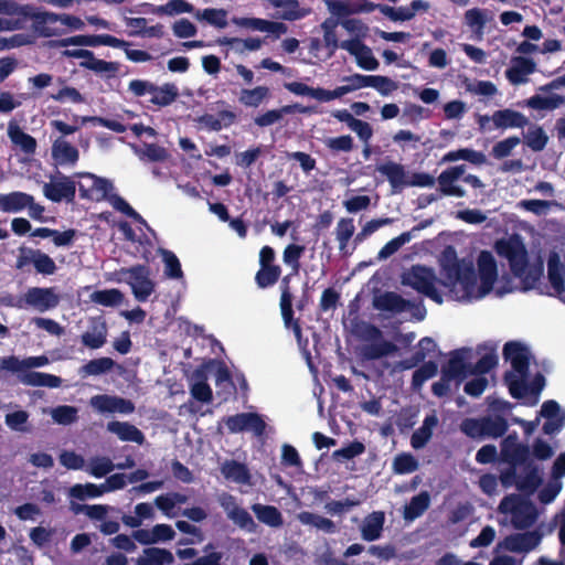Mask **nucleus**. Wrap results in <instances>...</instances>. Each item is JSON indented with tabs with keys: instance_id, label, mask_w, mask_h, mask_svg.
<instances>
[{
	"instance_id": "49530a36",
	"label": "nucleus",
	"mask_w": 565,
	"mask_h": 565,
	"mask_svg": "<svg viewBox=\"0 0 565 565\" xmlns=\"http://www.w3.org/2000/svg\"><path fill=\"white\" fill-rule=\"evenodd\" d=\"M458 160H466L476 166H481L487 162V157L483 152L470 148H461L447 152L443 157V162H455Z\"/></svg>"
},
{
	"instance_id": "774afa93",
	"label": "nucleus",
	"mask_w": 565,
	"mask_h": 565,
	"mask_svg": "<svg viewBox=\"0 0 565 565\" xmlns=\"http://www.w3.org/2000/svg\"><path fill=\"white\" fill-rule=\"evenodd\" d=\"M412 239L411 232H404L401 235L388 241L379 252V259H386L390 256L394 255L402 246L408 243Z\"/></svg>"
},
{
	"instance_id": "a19ab883",
	"label": "nucleus",
	"mask_w": 565,
	"mask_h": 565,
	"mask_svg": "<svg viewBox=\"0 0 565 565\" xmlns=\"http://www.w3.org/2000/svg\"><path fill=\"white\" fill-rule=\"evenodd\" d=\"M221 472L225 479L236 483L247 484L250 481L247 466L236 460H226L221 467Z\"/></svg>"
},
{
	"instance_id": "f257e3e1",
	"label": "nucleus",
	"mask_w": 565,
	"mask_h": 565,
	"mask_svg": "<svg viewBox=\"0 0 565 565\" xmlns=\"http://www.w3.org/2000/svg\"><path fill=\"white\" fill-rule=\"evenodd\" d=\"M494 250L500 257L508 260L515 277L523 278L529 266V254L521 235L514 233L497 239Z\"/></svg>"
},
{
	"instance_id": "6e6552de",
	"label": "nucleus",
	"mask_w": 565,
	"mask_h": 565,
	"mask_svg": "<svg viewBox=\"0 0 565 565\" xmlns=\"http://www.w3.org/2000/svg\"><path fill=\"white\" fill-rule=\"evenodd\" d=\"M60 303V296L52 287H31L22 298L15 302L10 299L7 305L19 309L31 307L40 312L56 308Z\"/></svg>"
},
{
	"instance_id": "6e6d98bb",
	"label": "nucleus",
	"mask_w": 565,
	"mask_h": 565,
	"mask_svg": "<svg viewBox=\"0 0 565 565\" xmlns=\"http://www.w3.org/2000/svg\"><path fill=\"white\" fill-rule=\"evenodd\" d=\"M90 299L105 307H115L121 303L124 294L118 289L97 290L92 294Z\"/></svg>"
},
{
	"instance_id": "f704fd0d",
	"label": "nucleus",
	"mask_w": 565,
	"mask_h": 565,
	"mask_svg": "<svg viewBox=\"0 0 565 565\" xmlns=\"http://www.w3.org/2000/svg\"><path fill=\"white\" fill-rule=\"evenodd\" d=\"M19 380L22 384L29 386H44L50 388L60 387L62 384V379L43 372L36 371H25L24 373L19 375Z\"/></svg>"
},
{
	"instance_id": "5701e85b",
	"label": "nucleus",
	"mask_w": 565,
	"mask_h": 565,
	"mask_svg": "<svg viewBox=\"0 0 565 565\" xmlns=\"http://www.w3.org/2000/svg\"><path fill=\"white\" fill-rule=\"evenodd\" d=\"M300 113V114H309L312 111V108L309 106H302L300 104H294V105H285L279 109H271L267 110L264 114H260L254 118V122L258 127H268L276 122H278L284 115H289L294 113Z\"/></svg>"
},
{
	"instance_id": "b1692460",
	"label": "nucleus",
	"mask_w": 565,
	"mask_h": 565,
	"mask_svg": "<svg viewBox=\"0 0 565 565\" xmlns=\"http://www.w3.org/2000/svg\"><path fill=\"white\" fill-rule=\"evenodd\" d=\"M214 361L210 360L207 364L196 367L193 372L194 383L191 386V395L199 402L210 403L213 399V392L207 384L206 367Z\"/></svg>"
},
{
	"instance_id": "680f3d73",
	"label": "nucleus",
	"mask_w": 565,
	"mask_h": 565,
	"mask_svg": "<svg viewBox=\"0 0 565 565\" xmlns=\"http://www.w3.org/2000/svg\"><path fill=\"white\" fill-rule=\"evenodd\" d=\"M418 469V461L408 452L397 455L393 460V471L397 475L412 473Z\"/></svg>"
},
{
	"instance_id": "1a4fd4ad",
	"label": "nucleus",
	"mask_w": 565,
	"mask_h": 565,
	"mask_svg": "<svg viewBox=\"0 0 565 565\" xmlns=\"http://www.w3.org/2000/svg\"><path fill=\"white\" fill-rule=\"evenodd\" d=\"M120 275L126 276L125 281L131 287L135 298L145 302L154 291V282L150 278V268L146 265H135L129 268H121Z\"/></svg>"
},
{
	"instance_id": "9b49d317",
	"label": "nucleus",
	"mask_w": 565,
	"mask_h": 565,
	"mask_svg": "<svg viewBox=\"0 0 565 565\" xmlns=\"http://www.w3.org/2000/svg\"><path fill=\"white\" fill-rule=\"evenodd\" d=\"M500 458L509 466H521L532 461L530 446L519 443L516 433L510 434L501 441Z\"/></svg>"
},
{
	"instance_id": "f3484780",
	"label": "nucleus",
	"mask_w": 565,
	"mask_h": 565,
	"mask_svg": "<svg viewBox=\"0 0 565 565\" xmlns=\"http://www.w3.org/2000/svg\"><path fill=\"white\" fill-rule=\"evenodd\" d=\"M541 540L539 531L514 533L505 536L500 546L512 553H529L541 543Z\"/></svg>"
},
{
	"instance_id": "ea45409f",
	"label": "nucleus",
	"mask_w": 565,
	"mask_h": 565,
	"mask_svg": "<svg viewBox=\"0 0 565 565\" xmlns=\"http://www.w3.org/2000/svg\"><path fill=\"white\" fill-rule=\"evenodd\" d=\"M252 511L259 522L270 527H280L284 524L282 514L275 505L255 503L252 505Z\"/></svg>"
},
{
	"instance_id": "69168bd1",
	"label": "nucleus",
	"mask_w": 565,
	"mask_h": 565,
	"mask_svg": "<svg viewBox=\"0 0 565 565\" xmlns=\"http://www.w3.org/2000/svg\"><path fill=\"white\" fill-rule=\"evenodd\" d=\"M497 364L498 355L494 349H492L490 352L482 355L475 365L470 364V374L482 376L483 374H487L492 369H494Z\"/></svg>"
},
{
	"instance_id": "7c9ffc66",
	"label": "nucleus",
	"mask_w": 565,
	"mask_h": 565,
	"mask_svg": "<svg viewBox=\"0 0 565 565\" xmlns=\"http://www.w3.org/2000/svg\"><path fill=\"white\" fill-rule=\"evenodd\" d=\"M441 268L450 285L457 284L461 273L466 269L458 259L457 252L452 246H447L443 252Z\"/></svg>"
},
{
	"instance_id": "412c9836",
	"label": "nucleus",
	"mask_w": 565,
	"mask_h": 565,
	"mask_svg": "<svg viewBox=\"0 0 565 565\" xmlns=\"http://www.w3.org/2000/svg\"><path fill=\"white\" fill-rule=\"evenodd\" d=\"M536 63L524 56H516L512 60V66L505 71V77L512 85L525 84L527 75L534 73Z\"/></svg>"
},
{
	"instance_id": "58836bf2",
	"label": "nucleus",
	"mask_w": 565,
	"mask_h": 565,
	"mask_svg": "<svg viewBox=\"0 0 565 565\" xmlns=\"http://www.w3.org/2000/svg\"><path fill=\"white\" fill-rule=\"evenodd\" d=\"M344 81L348 83L347 85L338 86L335 89L331 90L332 99L340 98L343 95L360 88L372 87L374 83V75H363L356 73L345 77Z\"/></svg>"
},
{
	"instance_id": "e433bc0d",
	"label": "nucleus",
	"mask_w": 565,
	"mask_h": 565,
	"mask_svg": "<svg viewBox=\"0 0 565 565\" xmlns=\"http://www.w3.org/2000/svg\"><path fill=\"white\" fill-rule=\"evenodd\" d=\"M523 470L524 476H520L518 490L526 494H533L542 483L539 467L530 461L523 466Z\"/></svg>"
},
{
	"instance_id": "3c124183",
	"label": "nucleus",
	"mask_w": 565,
	"mask_h": 565,
	"mask_svg": "<svg viewBox=\"0 0 565 565\" xmlns=\"http://www.w3.org/2000/svg\"><path fill=\"white\" fill-rule=\"evenodd\" d=\"M324 3L329 11L338 18L360 13L358 0H324Z\"/></svg>"
},
{
	"instance_id": "052dcab7",
	"label": "nucleus",
	"mask_w": 565,
	"mask_h": 565,
	"mask_svg": "<svg viewBox=\"0 0 565 565\" xmlns=\"http://www.w3.org/2000/svg\"><path fill=\"white\" fill-rule=\"evenodd\" d=\"M524 140L532 151L540 152L546 147L548 137L542 127L535 126L527 130Z\"/></svg>"
},
{
	"instance_id": "c756f323",
	"label": "nucleus",
	"mask_w": 565,
	"mask_h": 565,
	"mask_svg": "<svg viewBox=\"0 0 565 565\" xmlns=\"http://www.w3.org/2000/svg\"><path fill=\"white\" fill-rule=\"evenodd\" d=\"M32 203V195L21 191L0 193V211L4 213H18Z\"/></svg>"
},
{
	"instance_id": "393cba45",
	"label": "nucleus",
	"mask_w": 565,
	"mask_h": 565,
	"mask_svg": "<svg viewBox=\"0 0 565 565\" xmlns=\"http://www.w3.org/2000/svg\"><path fill=\"white\" fill-rule=\"evenodd\" d=\"M491 120L497 129L524 128L529 124V119L522 113L505 108L495 110Z\"/></svg>"
},
{
	"instance_id": "de8ad7c7",
	"label": "nucleus",
	"mask_w": 565,
	"mask_h": 565,
	"mask_svg": "<svg viewBox=\"0 0 565 565\" xmlns=\"http://www.w3.org/2000/svg\"><path fill=\"white\" fill-rule=\"evenodd\" d=\"M217 43L220 45L232 46L237 53L244 54L246 51L253 52L259 50L263 45V40L259 38L239 39L223 36L217 39Z\"/></svg>"
},
{
	"instance_id": "6ab92c4d",
	"label": "nucleus",
	"mask_w": 565,
	"mask_h": 565,
	"mask_svg": "<svg viewBox=\"0 0 565 565\" xmlns=\"http://www.w3.org/2000/svg\"><path fill=\"white\" fill-rule=\"evenodd\" d=\"M467 349L454 350L448 362L443 365L441 373L445 379H452L460 384L470 374V363L466 362Z\"/></svg>"
},
{
	"instance_id": "603ef678",
	"label": "nucleus",
	"mask_w": 565,
	"mask_h": 565,
	"mask_svg": "<svg viewBox=\"0 0 565 565\" xmlns=\"http://www.w3.org/2000/svg\"><path fill=\"white\" fill-rule=\"evenodd\" d=\"M438 372V364L435 361L424 362L412 376V388L418 391L423 384L429 379L434 377Z\"/></svg>"
},
{
	"instance_id": "f03ea898",
	"label": "nucleus",
	"mask_w": 565,
	"mask_h": 565,
	"mask_svg": "<svg viewBox=\"0 0 565 565\" xmlns=\"http://www.w3.org/2000/svg\"><path fill=\"white\" fill-rule=\"evenodd\" d=\"M355 333L364 341H371L361 349V356L367 361L380 360L397 352L395 343L384 340L383 332L379 327L370 322H360L356 324Z\"/></svg>"
},
{
	"instance_id": "bf43d9fd",
	"label": "nucleus",
	"mask_w": 565,
	"mask_h": 565,
	"mask_svg": "<svg viewBox=\"0 0 565 565\" xmlns=\"http://www.w3.org/2000/svg\"><path fill=\"white\" fill-rule=\"evenodd\" d=\"M195 17L218 29H224L227 25V12L224 9L207 8L203 11H198Z\"/></svg>"
},
{
	"instance_id": "c85d7f7f",
	"label": "nucleus",
	"mask_w": 565,
	"mask_h": 565,
	"mask_svg": "<svg viewBox=\"0 0 565 565\" xmlns=\"http://www.w3.org/2000/svg\"><path fill=\"white\" fill-rule=\"evenodd\" d=\"M376 170L386 177L394 193L402 191L408 184L405 168L401 163L388 161L377 166Z\"/></svg>"
},
{
	"instance_id": "37998d69",
	"label": "nucleus",
	"mask_w": 565,
	"mask_h": 565,
	"mask_svg": "<svg viewBox=\"0 0 565 565\" xmlns=\"http://www.w3.org/2000/svg\"><path fill=\"white\" fill-rule=\"evenodd\" d=\"M174 562L173 554L159 547H147L143 550V555L137 561V565H170Z\"/></svg>"
},
{
	"instance_id": "338daca9",
	"label": "nucleus",
	"mask_w": 565,
	"mask_h": 565,
	"mask_svg": "<svg viewBox=\"0 0 565 565\" xmlns=\"http://www.w3.org/2000/svg\"><path fill=\"white\" fill-rule=\"evenodd\" d=\"M305 246L298 244H289L282 253V260L292 268V274H298L300 269V258L305 253Z\"/></svg>"
},
{
	"instance_id": "a211bd4d",
	"label": "nucleus",
	"mask_w": 565,
	"mask_h": 565,
	"mask_svg": "<svg viewBox=\"0 0 565 565\" xmlns=\"http://www.w3.org/2000/svg\"><path fill=\"white\" fill-rule=\"evenodd\" d=\"M478 269L480 277L481 296L490 292L498 278V266L493 255L488 250H482L478 256Z\"/></svg>"
},
{
	"instance_id": "0e129e2a",
	"label": "nucleus",
	"mask_w": 565,
	"mask_h": 565,
	"mask_svg": "<svg viewBox=\"0 0 565 565\" xmlns=\"http://www.w3.org/2000/svg\"><path fill=\"white\" fill-rule=\"evenodd\" d=\"M104 494L103 486L94 483L75 484L70 489V495L77 500H85L87 498H97Z\"/></svg>"
},
{
	"instance_id": "2eb2a0df",
	"label": "nucleus",
	"mask_w": 565,
	"mask_h": 565,
	"mask_svg": "<svg viewBox=\"0 0 565 565\" xmlns=\"http://www.w3.org/2000/svg\"><path fill=\"white\" fill-rule=\"evenodd\" d=\"M221 505L226 512L227 518L237 525L241 530L248 533H255L257 524L247 510L236 504L235 498L232 494H225L221 501Z\"/></svg>"
},
{
	"instance_id": "423d86ee",
	"label": "nucleus",
	"mask_w": 565,
	"mask_h": 565,
	"mask_svg": "<svg viewBox=\"0 0 565 565\" xmlns=\"http://www.w3.org/2000/svg\"><path fill=\"white\" fill-rule=\"evenodd\" d=\"M466 171L465 164H458L454 167H449L444 170L437 178L438 190L440 195L445 196H457L463 198L467 195L466 190L459 185H456V182L462 178V181L475 189L483 188L484 184L480 180L479 177L475 174L463 175Z\"/></svg>"
},
{
	"instance_id": "7ed1b4c3",
	"label": "nucleus",
	"mask_w": 565,
	"mask_h": 565,
	"mask_svg": "<svg viewBox=\"0 0 565 565\" xmlns=\"http://www.w3.org/2000/svg\"><path fill=\"white\" fill-rule=\"evenodd\" d=\"M499 511L511 514V524L516 530L531 527L537 519L534 503L518 494L505 495L499 504Z\"/></svg>"
},
{
	"instance_id": "0eeeda50",
	"label": "nucleus",
	"mask_w": 565,
	"mask_h": 565,
	"mask_svg": "<svg viewBox=\"0 0 565 565\" xmlns=\"http://www.w3.org/2000/svg\"><path fill=\"white\" fill-rule=\"evenodd\" d=\"M437 277L433 268L424 265H414L403 275L402 284L409 286L419 294L428 297L436 303H443V296L435 284Z\"/></svg>"
},
{
	"instance_id": "aec40b11",
	"label": "nucleus",
	"mask_w": 565,
	"mask_h": 565,
	"mask_svg": "<svg viewBox=\"0 0 565 565\" xmlns=\"http://www.w3.org/2000/svg\"><path fill=\"white\" fill-rule=\"evenodd\" d=\"M232 22L241 28L250 29L254 31L268 32L279 36L287 32V25L282 22L269 21L260 18L234 17Z\"/></svg>"
},
{
	"instance_id": "9d476101",
	"label": "nucleus",
	"mask_w": 565,
	"mask_h": 565,
	"mask_svg": "<svg viewBox=\"0 0 565 565\" xmlns=\"http://www.w3.org/2000/svg\"><path fill=\"white\" fill-rule=\"evenodd\" d=\"M20 254L15 260V268L23 270L28 265L33 264L38 274L45 276L53 275L57 267L53 258L40 249L20 247Z\"/></svg>"
},
{
	"instance_id": "473e14b6",
	"label": "nucleus",
	"mask_w": 565,
	"mask_h": 565,
	"mask_svg": "<svg viewBox=\"0 0 565 565\" xmlns=\"http://www.w3.org/2000/svg\"><path fill=\"white\" fill-rule=\"evenodd\" d=\"M107 430L116 434L122 441H132L138 445H142L145 443L143 433L135 425L127 422H109L107 424Z\"/></svg>"
},
{
	"instance_id": "ddd939ff",
	"label": "nucleus",
	"mask_w": 565,
	"mask_h": 565,
	"mask_svg": "<svg viewBox=\"0 0 565 565\" xmlns=\"http://www.w3.org/2000/svg\"><path fill=\"white\" fill-rule=\"evenodd\" d=\"M225 425L230 433L236 434L252 430L257 437L264 435L266 423L257 413H239L225 418Z\"/></svg>"
},
{
	"instance_id": "39448f33",
	"label": "nucleus",
	"mask_w": 565,
	"mask_h": 565,
	"mask_svg": "<svg viewBox=\"0 0 565 565\" xmlns=\"http://www.w3.org/2000/svg\"><path fill=\"white\" fill-rule=\"evenodd\" d=\"M128 89L136 97L150 95L149 103L158 107H167L179 97V89L173 83H166L162 86H158L149 81L132 79L129 82Z\"/></svg>"
},
{
	"instance_id": "72a5a7b5",
	"label": "nucleus",
	"mask_w": 565,
	"mask_h": 565,
	"mask_svg": "<svg viewBox=\"0 0 565 565\" xmlns=\"http://www.w3.org/2000/svg\"><path fill=\"white\" fill-rule=\"evenodd\" d=\"M52 158L60 166L66 163L74 166L79 159V152L78 149L68 141L58 138L52 145Z\"/></svg>"
},
{
	"instance_id": "864d4df0",
	"label": "nucleus",
	"mask_w": 565,
	"mask_h": 565,
	"mask_svg": "<svg viewBox=\"0 0 565 565\" xmlns=\"http://www.w3.org/2000/svg\"><path fill=\"white\" fill-rule=\"evenodd\" d=\"M280 266L260 267L255 275V282L260 289L274 286L280 278Z\"/></svg>"
},
{
	"instance_id": "5fc2aeb1",
	"label": "nucleus",
	"mask_w": 565,
	"mask_h": 565,
	"mask_svg": "<svg viewBox=\"0 0 565 565\" xmlns=\"http://www.w3.org/2000/svg\"><path fill=\"white\" fill-rule=\"evenodd\" d=\"M105 200H107L115 210L121 212L126 216L140 224H147L145 218L120 195L116 193H108V196Z\"/></svg>"
},
{
	"instance_id": "8fccbe9b",
	"label": "nucleus",
	"mask_w": 565,
	"mask_h": 565,
	"mask_svg": "<svg viewBox=\"0 0 565 565\" xmlns=\"http://www.w3.org/2000/svg\"><path fill=\"white\" fill-rule=\"evenodd\" d=\"M355 231L353 218L342 217L339 220L335 227V236L339 242V249L342 254L347 255L349 241L352 238Z\"/></svg>"
},
{
	"instance_id": "dca6fc26",
	"label": "nucleus",
	"mask_w": 565,
	"mask_h": 565,
	"mask_svg": "<svg viewBox=\"0 0 565 565\" xmlns=\"http://www.w3.org/2000/svg\"><path fill=\"white\" fill-rule=\"evenodd\" d=\"M503 358L510 361L513 370L522 377H526L530 369L529 349L516 341L507 342L503 347Z\"/></svg>"
},
{
	"instance_id": "a18cd8bd",
	"label": "nucleus",
	"mask_w": 565,
	"mask_h": 565,
	"mask_svg": "<svg viewBox=\"0 0 565 565\" xmlns=\"http://www.w3.org/2000/svg\"><path fill=\"white\" fill-rule=\"evenodd\" d=\"M269 97V88L267 86L259 85L254 88H243L239 93L238 102L246 107L257 108Z\"/></svg>"
},
{
	"instance_id": "4c0bfd02",
	"label": "nucleus",
	"mask_w": 565,
	"mask_h": 565,
	"mask_svg": "<svg viewBox=\"0 0 565 565\" xmlns=\"http://www.w3.org/2000/svg\"><path fill=\"white\" fill-rule=\"evenodd\" d=\"M236 120V114L232 110H221L217 116L204 114L199 117V122L212 131H220L223 127H230Z\"/></svg>"
},
{
	"instance_id": "2f4dec72",
	"label": "nucleus",
	"mask_w": 565,
	"mask_h": 565,
	"mask_svg": "<svg viewBox=\"0 0 565 565\" xmlns=\"http://www.w3.org/2000/svg\"><path fill=\"white\" fill-rule=\"evenodd\" d=\"M8 136L11 142L15 147H19V149L23 153L29 156L35 153L38 147L35 138L23 131L22 128L15 121L9 122Z\"/></svg>"
},
{
	"instance_id": "c03bdc74",
	"label": "nucleus",
	"mask_w": 565,
	"mask_h": 565,
	"mask_svg": "<svg viewBox=\"0 0 565 565\" xmlns=\"http://www.w3.org/2000/svg\"><path fill=\"white\" fill-rule=\"evenodd\" d=\"M430 495L427 491H422L417 495H414L409 503L405 505L403 516L407 521H413L429 508Z\"/></svg>"
},
{
	"instance_id": "13d9d810",
	"label": "nucleus",
	"mask_w": 565,
	"mask_h": 565,
	"mask_svg": "<svg viewBox=\"0 0 565 565\" xmlns=\"http://www.w3.org/2000/svg\"><path fill=\"white\" fill-rule=\"evenodd\" d=\"M525 377L518 376L513 372L509 371L504 374V382L509 387V393L513 398L521 399L527 393V383L524 380Z\"/></svg>"
},
{
	"instance_id": "09e8293b",
	"label": "nucleus",
	"mask_w": 565,
	"mask_h": 565,
	"mask_svg": "<svg viewBox=\"0 0 565 565\" xmlns=\"http://www.w3.org/2000/svg\"><path fill=\"white\" fill-rule=\"evenodd\" d=\"M33 21L34 30L42 36H51L54 34V30L50 24H54L58 20V15L49 12H33L29 14Z\"/></svg>"
},
{
	"instance_id": "c9c22d12",
	"label": "nucleus",
	"mask_w": 565,
	"mask_h": 565,
	"mask_svg": "<svg viewBox=\"0 0 565 565\" xmlns=\"http://www.w3.org/2000/svg\"><path fill=\"white\" fill-rule=\"evenodd\" d=\"M284 87L295 95L310 96L319 102L332 100V92L322 87H311L301 82L285 83Z\"/></svg>"
},
{
	"instance_id": "cd10ccee",
	"label": "nucleus",
	"mask_w": 565,
	"mask_h": 565,
	"mask_svg": "<svg viewBox=\"0 0 565 565\" xmlns=\"http://www.w3.org/2000/svg\"><path fill=\"white\" fill-rule=\"evenodd\" d=\"M438 424L439 418L436 412L431 411V413L427 414L424 418L422 426L413 433L411 437V446L414 449L424 448L430 440L434 429L438 426Z\"/></svg>"
},
{
	"instance_id": "a878e982",
	"label": "nucleus",
	"mask_w": 565,
	"mask_h": 565,
	"mask_svg": "<svg viewBox=\"0 0 565 565\" xmlns=\"http://www.w3.org/2000/svg\"><path fill=\"white\" fill-rule=\"evenodd\" d=\"M547 276L556 296L565 301V281L563 277V264L556 253H552L547 259Z\"/></svg>"
},
{
	"instance_id": "79ce46f5",
	"label": "nucleus",
	"mask_w": 565,
	"mask_h": 565,
	"mask_svg": "<svg viewBox=\"0 0 565 565\" xmlns=\"http://www.w3.org/2000/svg\"><path fill=\"white\" fill-rule=\"evenodd\" d=\"M297 519L301 524L310 525L327 534H334L338 531L337 525L332 520L309 511H301L298 513Z\"/></svg>"
},
{
	"instance_id": "e2e57ef3",
	"label": "nucleus",
	"mask_w": 565,
	"mask_h": 565,
	"mask_svg": "<svg viewBox=\"0 0 565 565\" xmlns=\"http://www.w3.org/2000/svg\"><path fill=\"white\" fill-rule=\"evenodd\" d=\"M162 259L164 263V275L171 279H180L183 277L181 263L177 255L168 249L162 250Z\"/></svg>"
},
{
	"instance_id": "4d7b16f0",
	"label": "nucleus",
	"mask_w": 565,
	"mask_h": 565,
	"mask_svg": "<svg viewBox=\"0 0 565 565\" xmlns=\"http://www.w3.org/2000/svg\"><path fill=\"white\" fill-rule=\"evenodd\" d=\"M488 22L486 11L479 8H472L465 12V23L475 33L481 35Z\"/></svg>"
},
{
	"instance_id": "bb28decb",
	"label": "nucleus",
	"mask_w": 565,
	"mask_h": 565,
	"mask_svg": "<svg viewBox=\"0 0 565 565\" xmlns=\"http://www.w3.org/2000/svg\"><path fill=\"white\" fill-rule=\"evenodd\" d=\"M385 523V514L383 511H373L367 514L360 527L361 536L366 542H373L382 536Z\"/></svg>"
},
{
	"instance_id": "4be33fe9",
	"label": "nucleus",
	"mask_w": 565,
	"mask_h": 565,
	"mask_svg": "<svg viewBox=\"0 0 565 565\" xmlns=\"http://www.w3.org/2000/svg\"><path fill=\"white\" fill-rule=\"evenodd\" d=\"M411 300L403 298L395 291H384L373 298V307L380 311L402 313L408 309Z\"/></svg>"
},
{
	"instance_id": "20e7f679",
	"label": "nucleus",
	"mask_w": 565,
	"mask_h": 565,
	"mask_svg": "<svg viewBox=\"0 0 565 565\" xmlns=\"http://www.w3.org/2000/svg\"><path fill=\"white\" fill-rule=\"evenodd\" d=\"M508 428L509 424L501 415L465 418L460 424V430L472 439L499 438L504 436Z\"/></svg>"
},
{
	"instance_id": "4468645a",
	"label": "nucleus",
	"mask_w": 565,
	"mask_h": 565,
	"mask_svg": "<svg viewBox=\"0 0 565 565\" xmlns=\"http://www.w3.org/2000/svg\"><path fill=\"white\" fill-rule=\"evenodd\" d=\"M76 182L72 178L60 174V180L56 182L45 183L43 186L44 196L55 203L63 200L71 203L75 200Z\"/></svg>"
},
{
	"instance_id": "f8f14e48",
	"label": "nucleus",
	"mask_w": 565,
	"mask_h": 565,
	"mask_svg": "<svg viewBox=\"0 0 565 565\" xmlns=\"http://www.w3.org/2000/svg\"><path fill=\"white\" fill-rule=\"evenodd\" d=\"M77 179H90L93 185H86V182H78V192L82 199L90 201H103L114 190L111 181L108 179L97 177L90 172H76L73 175Z\"/></svg>"
}]
</instances>
